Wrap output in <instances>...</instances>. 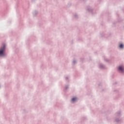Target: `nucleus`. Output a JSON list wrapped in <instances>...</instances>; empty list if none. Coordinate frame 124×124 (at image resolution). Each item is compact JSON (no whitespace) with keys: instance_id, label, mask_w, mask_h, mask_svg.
Listing matches in <instances>:
<instances>
[{"instance_id":"1","label":"nucleus","mask_w":124,"mask_h":124,"mask_svg":"<svg viewBox=\"0 0 124 124\" xmlns=\"http://www.w3.org/2000/svg\"><path fill=\"white\" fill-rule=\"evenodd\" d=\"M4 46L0 50V56H3V55H4Z\"/></svg>"},{"instance_id":"2","label":"nucleus","mask_w":124,"mask_h":124,"mask_svg":"<svg viewBox=\"0 0 124 124\" xmlns=\"http://www.w3.org/2000/svg\"><path fill=\"white\" fill-rule=\"evenodd\" d=\"M119 70L122 71V72H124V68L123 66H120L119 67Z\"/></svg>"},{"instance_id":"3","label":"nucleus","mask_w":124,"mask_h":124,"mask_svg":"<svg viewBox=\"0 0 124 124\" xmlns=\"http://www.w3.org/2000/svg\"><path fill=\"white\" fill-rule=\"evenodd\" d=\"M76 100H77V98H73L72 99V101H73V102H74V101H76Z\"/></svg>"},{"instance_id":"4","label":"nucleus","mask_w":124,"mask_h":124,"mask_svg":"<svg viewBox=\"0 0 124 124\" xmlns=\"http://www.w3.org/2000/svg\"><path fill=\"white\" fill-rule=\"evenodd\" d=\"M120 48H121V49L124 48V45H123L122 44H121L120 45Z\"/></svg>"}]
</instances>
